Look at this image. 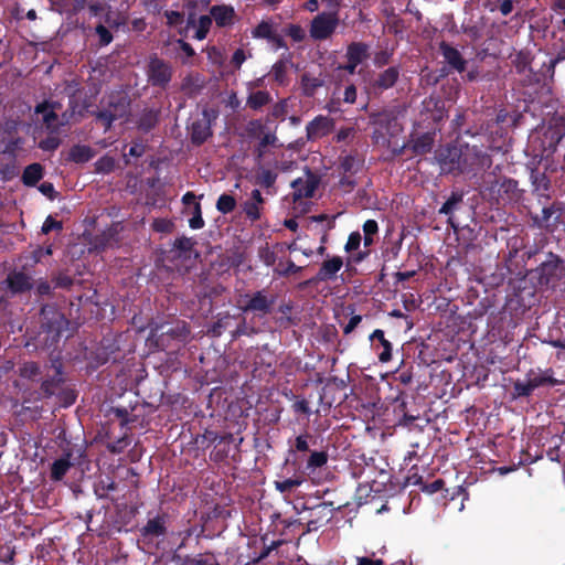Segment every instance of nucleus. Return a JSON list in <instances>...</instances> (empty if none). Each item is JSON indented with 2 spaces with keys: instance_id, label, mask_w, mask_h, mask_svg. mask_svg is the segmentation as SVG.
I'll use <instances>...</instances> for the list:
<instances>
[{
  "instance_id": "f257e3e1",
  "label": "nucleus",
  "mask_w": 565,
  "mask_h": 565,
  "mask_svg": "<svg viewBox=\"0 0 565 565\" xmlns=\"http://www.w3.org/2000/svg\"><path fill=\"white\" fill-rule=\"evenodd\" d=\"M482 196L497 205H516L524 199L525 190L520 188L518 180L507 175H494L484 182Z\"/></svg>"
},
{
  "instance_id": "f03ea898",
  "label": "nucleus",
  "mask_w": 565,
  "mask_h": 565,
  "mask_svg": "<svg viewBox=\"0 0 565 565\" xmlns=\"http://www.w3.org/2000/svg\"><path fill=\"white\" fill-rule=\"evenodd\" d=\"M67 327L68 320L55 305H43L40 312L38 342L47 349L55 347Z\"/></svg>"
},
{
  "instance_id": "7ed1b4c3",
  "label": "nucleus",
  "mask_w": 565,
  "mask_h": 565,
  "mask_svg": "<svg viewBox=\"0 0 565 565\" xmlns=\"http://www.w3.org/2000/svg\"><path fill=\"white\" fill-rule=\"evenodd\" d=\"M402 114L403 109L399 106L386 107L380 111L371 113L369 120L374 127L372 140L377 145H390V139L396 137L403 130L399 122Z\"/></svg>"
},
{
  "instance_id": "20e7f679",
  "label": "nucleus",
  "mask_w": 565,
  "mask_h": 565,
  "mask_svg": "<svg viewBox=\"0 0 565 565\" xmlns=\"http://www.w3.org/2000/svg\"><path fill=\"white\" fill-rule=\"evenodd\" d=\"M245 303L241 307L242 311L253 312L258 318L269 316L274 311L277 301V295L263 288L252 294L245 295Z\"/></svg>"
},
{
  "instance_id": "39448f33",
  "label": "nucleus",
  "mask_w": 565,
  "mask_h": 565,
  "mask_svg": "<svg viewBox=\"0 0 565 565\" xmlns=\"http://www.w3.org/2000/svg\"><path fill=\"white\" fill-rule=\"evenodd\" d=\"M535 273L540 286L554 287L565 276L564 262L558 255L550 253Z\"/></svg>"
},
{
  "instance_id": "423d86ee",
  "label": "nucleus",
  "mask_w": 565,
  "mask_h": 565,
  "mask_svg": "<svg viewBox=\"0 0 565 565\" xmlns=\"http://www.w3.org/2000/svg\"><path fill=\"white\" fill-rule=\"evenodd\" d=\"M297 513L308 512L305 516V533L318 531L320 527L326 525L332 519V511L334 510L332 502H321L313 507H307L302 504L301 510L297 505H294Z\"/></svg>"
},
{
  "instance_id": "0eeeda50",
  "label": "nucleus",
  "mask_w": 565,
  "mask_h": 565,
  "mask_svg": "<svg viewBox=\"0 0 565 565\" xmlns=\"http://www.w3.org/2000/svg\"><path fill=\"white\" fill-rule=\"evenodd\" d=\"M146 74L151 86L164 89L172 79L173 70L169 62L153 54L149 57Z\"/></svg>"
},
{
  "instance_id": "6e6552de",
  "label": "nucleus",
  "mask_w": 565,
  "mask_h": 565,
  "mask_svg": "<svg viewBox=\"0 0 565 565\" xmlns=\"http://www.w3.org/2000/svg\"><path fill=\"white\" fill-rule=\"evenodd\" d=\"M462 169L461 173L477 174L492 166V157L481 147L467 146L462 151Z\"/></svg>"
},
{
  "instance_id": "1a4fd4ad",
  "label": "nucleus",
  "mask_w": 565,
  "mask_h": 565,
  "mask_svg": "<svg viewBox=\"0 0 565 565\" xmlns=\"http://www.w3.org/2000/svg\"><path fill=\"white\" fill-rule=\"evenodd\" d=\"M547 170L548 167L543 171L537 167L529 168L531 193L539 203L547 202L552 199L553 185L551 178L547 175Z\"/></svg>"
},
{
  "instance_id": "9d476101",
  "label": "nucleus",
  "mask_w": 565,
  "mask_h": 565,
  "mask_svg": "<svg viewBox=\"0 0 565 565\" xmlns=\"http://www.w3.org/2000/svg\"><path fill=\"white\" fill-rule=\"evenodd\" d=\"M320 182V175L307 168L305 170V178H298L291 182L294 200L311 199Z\"/></svg>"
},
{
  "instance_id": "9b49d317",
  "label": "nucleus",
  "mask_w": 565,
  "mask_h": 565,
  "mask_svg": "<svg viewBox=\"0 0 565 565\" xmlns=\"http://www.w3.org/2000/svg\"><path fill=\"white\" fill-rule=\"evenodd\" d=\"M338 26V18L333 13H319L310 25V36L315 40H327Z\"/></svg>"
},
{
  "instance_id": "f8f14e48",
  "label": "nucleus",
  "mask_w": 565,
  "mask_h": 565,
  "mask_svg": "<svg viewBox=\"0 0 565 565\" xmlns=\"http://www.w3.org/2000/svg\"><path fill=\"white\" fill-rule=\"evenodd\" d=\"M399 76V66H388L370 82V89L374 95H381L385 90L393 88L398 82Z\"/></svg>"
},
{
  "instance_id": "ddd939ff",
  "label": "nucleus",
  "mask_w": 565,
  "mask_h": 565,
  "mask_svg": "<svg viewBox=\"0 0 565 565\" xmlns=\"http://www.w3.org/2000/svg\"><path fill=\"white\" fill-rule=\"evenodd\" d=\"M212 120L207 109L202 111V117L191 124V142L195 146L203 145L212 136Z\"/></svg>"
},
{
  "instance_id": "4468645a",
  "label": "nucleus",
  "mask_w": 565,
  "mask_h": 565,
  "mask_svg": "<svg viewBox=\"0 0 565 565\" xmlns=\"http://www.w3.org/2000/svg\"><path fill=\"white\" fill-rule=\"evenodd\" d=\"M3 284L11 296L22 295L33 288V279L22 270L10 271Z\"/></svg>"
},
{
  "instance_id": "2eb2a0df",
  "label": "nucleus",
  "mask_w": 565,
  "mask_h": 565,
  "mask_svg": "<svg viewBox=\"0 0 565 565\" xmlns=\"http://www.w3.org/2000/svg\"><path fill=\"white\" fill-rule=\"evenodd\" d=\"M439 164L444 173L460 174L462 169V151L456 147H447L439 154Z\"/></svg>"
},
{
  "instance_id": "dca6fc26",
  "label": "nucleus",
  "mask_w": 565,
  "mask_h": 565,
  "mask_svg": "<svg viewBox=\"0 0 565 565\" xmlns=\"http://www.w3.org/2000/svg\"><path fill=\"white\" fill-rule=\"evenodd\" d=\"M334 127V120L328 116H316L306 126L307 139L310 141L318 140L328 136Z\"/></svg>"
},
{
  "instance_id": "f3484780",
  "label": "nucleus",
  "mask_w": 565,
  "mask_h": 565,
  "mask_svg": "<svg viewBox=\"0 0 565 565\" xmlns=\"http://www.w3.org/2000/svg\"><path fill=\"white\" fill-rule=\"evenodd\" d=\"M168 515L166 513L158 514L149 519L140 529V536L143 541H152L153 539L163 537L167 534Z\"/></svg>"
},
{
  "instance_id": "a211bd4d",
  "label": "nucleus",
  "mask_w": 565,
  "mask_h": 565,
  "mask_svg": "<svg viewBox=\"0 0 565 565\" xmlns=\"http://www.w3.org/2000/svg\"><path fill=\"white\" fill-rule=\"evenodd\" d=\"M210 14L218 28L233 25L236 18L234 8L228 4L212 6L210 8Z\"/></svg>"
},
{
  "instance_id": "6ab92c4d",
  "label": "nucleus",
  "mask_w": 565,
  "mask_h": 565,
  "mask_svg": "<svg viewBox=\"0 0 565 565\" xmlns=\"http://www.w3.org/2000/svg\"><path fill=\"white\" fill-rule=\"evenodd\" d=\"M439 50L447 62V64L458 73L466 71L467 61L462 57L461 53L447 42L443 41L439 44Z\"/></svg>"
},
{
  "instance_id": "aec40b11",
  "label": "nucleus",
  "mask_w": 565,
  "mask_h": 565,
  "mask_svg": "<svg viewBox=\"0 0 565 565\" xmlns=\"http://www.w3.org/2000/svg\"><path fill=\"white\" fill-rule=\"evenodd\" d=\"M463 203V194L458 191H452L447 201L441 205L438 213L447 215V223L455 231L458 230L459 224L455 221L454 212L457 211Z\"/></svg>"
},
{
  "instance_id": "412c9836",
  "label": "nucleus",
  "mask_w": 565,
  "mask_h": 565,
  "mask_svg": "<svg viewBox=\"0 0 565 565\" xmlns=\"http://www.w3.org/2000/svg\"><path fill=\"white\" fill-rule=\"evenodd\" d=\"M343 260L340 256H333L330 259L324 260L316 276L317 281H328L337 277L338 271L342 268Z\"/></svg>"
},
{
  "instance_id": "4be33fe9",
  "label": "nucleus",
  "mask_w": 565,
  "mask_h": 565,
  "mask_svg": "<svg viewBox=\"0 0 565 565\" xmlns=\"http://www.w3.org/2000/svg\"><path fill=\"white\" fill-rule=\"evenodd\" d=\"M73 454L71 450L64 451L62 457L54 460L51 465L50 478L52 481H61L68 472L73 463L71 462Z\"/></svg>"
},
{
  "instance_id": "5701e85b",
  "label": "nucleus",
  "mask_w": 565,
  "mask_h": 565,
  "mask_svg": "<svg viewBox=\"0 0 565 565\" xmlns=\"http://www.w3.org/2000/svg\"><path fill=\"white\" fill-rule=\"evenodd\" d=\"M435 143V134L425 132L416 137L409 142V149L415 156H424L429 153Z\"/></svg>"
},
{
  "instance_id": "b1692460",
  "label": "nucleus",
  "mask_w": 565,
  "mask_h": 565,
  "mask_svg": "<svg viewBox=\"0 0 565 565\" xmlns=\"http://www.w3.org/2000/svg\"><path fill=\"white\" fill-rule=\"evenodd\" d=\"M159 109L145 108L139 115L136 121L138 130L147 134L151 131L159 122Z\"/></svg>"
},
{
  "instance_id": "393cba45",
  "label": "nucleus",
  "mask_w": 565,
  "mask_h": 565,
  "mask_svg": "<svg viewBox=\"0 0 565 565\" xmlns=\"http://www.w3.org/2000/svg\"><path fill=\"white\" fill-rule=\"evenodd\" d=\"M195 244L194 238L181 236L175 238L170 252L173 253L177 258H190Z\"/></svg>"
},
{
  "instance_id": "a878e982",
  "label": "nucleus",
  "mask_w": 565,
  "mask_h": 565,
  "mask_svg": "<svg viewBox=\"0 0 565 565\" xmlns=\"http://www.w3.org/2000/svg\"><path fill=\"white\" fill-rule=\"evenodd\" d=\"M345 57L359 65L369 58V45L364 42H352L348 45Z\"/></svg>"
},
{
  "instance_id": "bb28decb",
  "label": "nucleus",
  "mask_w": 565,
  "mask_h": 565,
  "mask_svg": "<svg viewBox=\"0 0 565 565\" xmlns=\"http://www.w3.org/2000/svg\"><path fill=\"white\" fill-rule=\"evenodd\" d=\"M95 156L92 147L86 145H74L67 156V160L75 163H86Z\"/></svg>"
},
{
  "instance_id": "cd10ccee",
  "label": "nucleus",
  "mask_w": 565,
  "mask_h": 565,
  "mask_svg": "<svg viewBox=\"0 0 565 565\" xmlns=\"http://www.w3.org/2000/svg\"><path fill=\"white\" fill-rule=\"evenodd\" d=\"M65 379L61 374H53L44 379L41 383L40 391L43 397L50 398L52 397L57 390L61 388Z\"/></svg>"
},
{
  "instance_id": "c85d7f7f",
  "label": "nucleus",
  "mask_w": 565,
  "mask_h": 565,
  "mask_svg": "<svg viewBox=\"0 0 565 565\" xmlns=\"http://www.w3.org/2000/svg\"><path fill=\"white\" fill-rule=\"evenodd\" d=\"M43 167L40 163H31L23 170L21 180L26 186H34L43 178Z\"/></svg>"
},
{
  "instance_id": "c756f323",
  "label": "nucleus",
  "mask_w": 565,
  "mask_h": 565,
  "mask_svg": "<svg viewBox=\"0 0 565 565\" xmlns=\"http://www.w3.org/2000/svg\"><path fill=\"white\" fill-rule=\"evenodd\" d=\"M370 340L374 342L377 340L380 342V345L382 347V352L379 353V360L382 363H386L392 359V344L391 342L385 339L384 331L381 329L374 330L370 334Z\"/></svg>"
},
{
  "instance_id": "7c9ffc66",
  "label": "nucleus",
  "mask_w": 565,
  "mask_h": 565,
  "mask_svg": "<svg viewBox=\"0 0 565 565\" xmlns=\"http://www.w3.org/2000/svg\"><path fill=\"white\" fill-rule=\"evenodd\" d=\"M323 86V79L312 76L309 73L301 75L300 87L302 95L306 97H313L318 88Z\"/></svg>"
},
{
  "instance_id": "2f4dec72",
  "label": "nucleus",
  "mask_w": 565,
  "mask_h": 565,
  "mask_svg": "<svg viewBox=\"0 0 565 565\" xmlns=\"http://www.w3.org/2000/svg\"><path fill=\"white\" fill-rule=\"evenodd\" d=\"M270 75L273 77V81L278 86H287L289 84L288 61H286V60H278L271 66Z\"/></svg>"
},
{
  "instance_id": "473e14b6",
  "label": "nucleus",
  "mask_w": 565,
  "mask_h": 565,
  "mask_svg": "<svg viewBox=\"0 0 565 565\" xmlns=\"http://www.w3.org/2000/svg\"><path fill=\"white\" fill-rule=\"evenodd\" d=\"M273 97L267 90H256L248 95L246 106L253 110H260L264 106L271 103Z\"/></svg>"
},
{
  "instance_id": "72a5a7b5",
  "label": "nucleus",
  "mask_w": 565,
  "mask_h": 565,
  "mask_svg": "<svg viewBox=\"0 0 565 565\" xmlns=\"http://www.w3.org/2000/svg\"><path fill=\"white\" fill-rule=\"evenodd\" d=\"M305 477L299 475L292 478L274 481L275 489L285 494L291 492L294 489L300 487L305 482Z\"/></svg>"
},
{
  "instance_id": "f704fd0d",
  "label": "nucleus",
  "mask_w": 565,
  "mask_h": 565,
  "mask_svg": "<svg viewBox=\"0 0 565 565\" xmlns=\"http://www.w3.org/2000/svg\"><path fill=\"white\" fill-rule=\"evenodd\" d=\"M190 334V328L185 322H178L174 327H170L167 331L162 332L161 340L163 341V337H170L173 340L183 342L188 339Z\"/></svg>"
},
{
  "instance_id": "c9c22d12",
  "label": "nucleus",
  "mask_w": 565,
  "mask_h": 565,
  "mask_svg": "<svg viewBox=\"0 0 565 565\" xmlns=\"http://www.w3.org/2000/svg\"><path fill=\"white\" fill-rule=\"evenodd\" d=\"M129 100L122 96H111L107 106L104 107L106 110H110V114H120V118L126 116L129 109Z\"/></svg>"
},
{
  "instance_id": "e433bc0d",
  "label": "nucleus",
  "mask_w": 565,
  "mask_h": 565,
  "mask_svg": "<svg viewBox=\"0 0 565 565\" xmlns=\"http://www.w3.org/2000/svg\"><path fill=\"white\" fill-rule=\"evenodd\" d=\"M548 372L552 371L548 370L547 372L544 373L531 372L527 374V380L530 381V383H532L534 388L545 385L555 386L556 384H558V381L554 379L551 374H548Z\"/></svg>"
},
{
  "instance_id": "4c0bfd02",
  "label": "nucleus",
  "mask_w": 565,
  "mask_h": 565,
  "mask_svg": "<svg viewBox=\"0 0 565 565\" xmlns=\"http://www.w3.org/2000/svg\"><path fill=\"white\" fill-rule=\"evenodd\" d=\"M117 489V483L109 477L99 480L94 486V493L98 499H108L109 492Z\"/></svg>"
},
{
  "instance_id": "58836bf2",
  "label": "nucleus",
  "mask_w": 565,
  "mask_h": 565,
  "mask_svg": "<svg viewBox=\"0 0 565 565\" xmlns=\"http://www.w3.org/2000/svg\"><path fill=\"white\" fill-rule=\"evenodd\" d=\"M328 454L326 451H312L306 462V469L315 471L316 469L322 468L328 462Z\"/></svg>"
},
{
  "instance_id": "ea45409f",
  "label": "nucleus",
  "mask_w": 565,
  "mask_h": 565,
  "mask_svg": "<svg viewBox=\"0 0 565 565\" xmlns=\"http://www.w3.org/2000/svg\"><path fill=\"white\" fill-rule=\"evenodd\" d=\"M275 32L276 30L274 29L273 23L263 20L252 30V36L254 39H262L268 41Z\"/></svg>"
},
{
  "instance_id": "a19ab883",
  "label": "nucleus",
  "mask_w": 565,
  "mask_h": 565,
  "mask_svg": "<svg viewBox=\"0 0 565 565\" xmlns=\"http://www.w3.org/2000/svg\"><path fill=\"white\" fill-rule=\"evenodd\" d=\"M236 207V199L227 193H223L216 201V210L222 214H230Z\"/></svg>"
},
{
  "instance_id": "79ce46f5",
  "label": "nucleus",
  "mask_w": 565,
  "mask_h": 565,
  "mask_svg": "<svg viewBox=\"0 0 565 565\" xmlns=\"http://www.w3.org/2000/svg\"><path fill=\"white\" fill-rule=\"evenodd\" d=\"M277 177L278 175L276 172L268 170V169H262L256 174L255 182H256V184H258L262 188L271 189V188H274V185L276 183Z\"/></svg>"
},
{
  "instance_id": "37998d69",
  "label": "nucleus",
  "mask_w": 565,
  "mask_h": 565,
  "mask_svg": "<svg viewBox=\"0 0 565 565\" xmlns=\"http://www.w3.org/2000/svg\"><path fill=\"white\" fill-rule=\"evenodd\" d=\"M243 212L250 222L259 221L262 217L263 205L256 204L249 200H246L243 204Z\"/></svg>"
},
{
  "instance_id": "c03bdc74",
  "label": "nucleus",
  "mask_w": 565,
  "mask_h": 565,
  "mask_svg": "<svg viewBox=\"0 0 565 565\" xmlns=\"http://www.w3.org/2000/svg\"><path fill=\"white\" fill-rule=\"evenodd\" d=\"M43 122L46 127V129L51 132V134H57L61 126L64 125V122L62 121H58V116L57 114L54 111V108L50 109L49 111H46L43 116Z\"/></svg>"
},
{
  "instance_id": "a18cd8bd",
  "label": "nucleus",
  "mask_w": 565,
  "mask_h": 565,
  "mask_svg": "<svg viewBox=\"0 0 565 565\" xmlns=\"http://www.w3.org/2000/svg\"><path fill=\"white\" fill-rule=\"evenodd\" d=\"M96 120L100 121L104 126V130L108 131L114 121L120 119V114H110V110H106L105 108L94 113Z\"/></svg>"
},
{
  "instance_id": "49530a36",
  "label": "nucleus",
  "mask_w": 565,
  "mask_h": 565,
  "mask_svg": "<svg viewBox=\"0 0 565 565\" xmlns=\"http://www.w3.org/2000/svg\"><path fill=\"white\" fill-rule=\"evenodd\" d=\"M534 386L530 381L526 379V381H515L513 383V396L514 397H529L534 392Z\"/></svg>"
},
{
  "instance_id": "de8ad7c7",
  "label": "nucleus",
  "mask_w": 565,
  "mask_h": 565,
  "mask_svg": "<svg viewBox=\"0 0 565 565\" xmlns=\"http://www.w3.org/2000/svg\"><path fill=\"white\" fill-rule=\"evenodd\" d=\"M40 374H41V367L38 362L28 361V362H24L20 367V375L23 379L34 380Z\"/></svg>"
},
{
  "instance_id": "09e8293b",
  "label": "nucleus",
  "mask_w": 565,
  "mask_h": 565,
  "mask_svg": "<svg viewBox=\"0 0 565 565\" xmlns=\"http://www.w3.org/2000/svg\"><path fill=\"white\" fill-rule=\"evenodd\" d=\"M339 169L345 174H354L359 170V161L352 154H347L340 158Z\"/></svg>"
},
{
  "instance_id": "8fccbe9b",
  "label": "nucleus",
  "mask_w": 565,
  "mask_h": 565,
  "mask_svg": "<svg viewBox=\"0 0 565 565\" xmlns=\"http://www.w3.org/2000/svg\"><path fill=\"white\" fill-rule=\"evenodd\" d=\"M213 19L211 14L209 15H201L198 20V29L195 31L194 38L196 40H204L211 29Z\"/></svg>"
},
{
  "instance_id": "3c124183",
  "label": "nucleus",
  "mask_w": 565,
  "mask_h": 565,
  "mask_svg": "<svg viewBox=\"0 0 565 565\" xmlns=\"http://www.w3.org/2000/svg\"><path fill=\"white\" fill-rule=\"evenodd\" d=\"M312 439V436L305 431L303 434H300L295 438V441L290 448V452L297 451V452H306L309 450V440Z\"/></svg>"
},
{
  "instance_id": "603ef678",
  "label": "nucleus",
  "mask_w": 565,
  "mask_h": 565,
  "mask_svg": "<svg viewBox=\"0 0 565 565\" xmlns=\"http://www.w3.org/2000/svg\"><path fill=\"white\" fill-rule=\"evenodd\" d=\"M564 211V203L563 202H553L548 206H543L542 209V217L541 223L547 224L553 214L558 213V215Z\"/></svg>"
},
{
  "instance_id": "864d4df0",
  "label": "nucleus",
  "mask_w": 565,
  "mask_h": 565,
  "mask_svg": "<svg viewBox=\"0 0 565 565\" xmlns=\"http://www.w3.org/2000/svg\"><path fill=\"white\" fill-rule=\"evenodd\" d=\"M393 57V50H381L374 54L373 64L375 67H384L388 65Z\"/></svg>"
},
{
  "instance_id": "5fc2aeb1",
  "label": "nucleus",
  "mask_w": 565,
  "mask_h": 565,
  "mask_svg": "<svg viewBox=\"0 0 565 565\" xmlns=\"http://www.w3.org/2000/svg\"><path fill=\"white\" fill-rule=\"evenodd\" d=\"M95 168L97 172L110 173L115 169V159L109 156H104L96 161Z\"/></svg>"
},
{
  "instance_id": "6e6d98bb",
  "label": "nucleus",
  "mask_w": 565,
  "mask_h": 565,
  "mask_svg": "<svg viewBox=\"0 0 565 565\" xmlns=\"http://www.w3.org/2000/svg\"><path fill=\"white\" fill-rule=\"evenodd\" d=\"M257 333V329L249 326L246 322V319L243 318L242 321L237 324L236 329L232 332L233 339H237L242 335H253Z\"/></svg>"
},
{
  "instance_id": "4d7b16f0",
  "label": "nucleus",
  "mask_w": 565,
  "mask_h": 565,
  "mask_svg": "<svg viewBox=\"0 0 565 565\" xmlns=\"http://www.w3.org/2000/svg\"><path fill=\"white\" fill-rule=\"evenodd\" d=\"M286 35L291 38L294 42H301L306 38V32L303 28L299 24H288L285 29Z\"/></svg>"
},
{
  "instance_id": "13d9d810",
  "label": "nucleus",
  "mask_w": 565,
  "mask_h": 565,
  "mask_svg": "<svg viewBox=\"0 0 565 565\" xmlns=\"http://www.w3.org/2000/svg\"><path fill=\"white\" fill-rule=\"evenodd\" d=\"M204 220L202 217L201 204L195 203L192 217L189 220V226L192 230H200L204 226Z\"/></svg>"
},
{
  "instance_id": "bf43d9fd",
  "label": "nucleus",
  "mask_w": 565,
  "mask_h": 565,
  "mask_svg": "<svg viewBox=\"0 0 565 565\" xmlns=\"http://www.w3.org/2000/svg\"><path fill=\"white\" fill-rule=\"evenodd\" d=\"M110 414H114L117 418L120 419L121 427H126L130 423L135 422V419L129 417V412L126 407H121V406L111 407Z\"/></svg>"
},
{
  "instance_id": "052dcab7",
  "label": "nucleus",
  "mask_w": 565,
  "mask_h": 565,
  "mask_svg": "<svg viewBox=\"0 0 565 565\" xmlns=\"http://www.w3.org/2000/svg\"><path fill=\"white\" fill-rule=\"evenodd\" d=\"M281 544H282V541L278 540V541H273L269 545L264 546L262 552L258 554V556H256L255 558L252 559V563L259 564L262 561L267 558L269 556V554L274 550L278 548Z\"/></svg>"
},
{
  "instance_id": "680f3d73",
  "label": "nucleus",
  "mask_w": 565,
  "mask_h": 565,
  "mask_svg": "<svg viewBox=\"0 0 565 565\" xmlns=\"http://www.w3.org/2000/svg\"><path fill=\"white\" fill-rule=\"evenodd\" d=\"M151 228L157 233H170L173 228V223L168 218H154Z\"/></svg>"
},
{
  "instance_id": "e2e57ef3",
  "label": "nucleus",
  "mask_w": 565,
  "mask_h": 565,
  "mask_svg": "<svg viewBox=\"0 0 565 565\" xmlns=\"http://www.w3.org/2000/svg\"><path fill=\"white\" fill-rule=\"evenodd\" d=\"M286 114H287V103H286V100H280L271 107L268 117H269V120L270 119H285Z\"/></svg>"
},
{
  "instance_id": "0e129e2a",
  "label": "nucleus",
  "mask_w": 565,
  "mask_h": 565,
  "mask_svg": "<svg viewBox=\"0 0 565 565\" xmlns=\"http://www.w3.org/2000/svg\"><path fill=\"white\" fill-rule=\"evenodd\" d=\"M61 145V140L56 136H47L39 142V148L44 151H54Z\"/></svg>"
},
{
  "instance_id": "69168bd1",
  "label": "nucleus",
  "mask_w": 565,
  "mask_h": 565,
  "mask_svg": "<svg viewBox=\"0 0 565 565\" xmlns=\"http://www.w3.org/2000/svg\"><path fill=\"white\" fill-rule=\"evenodd\" d=\"M99 39V45H108L113 41V34L104 24H98L95 29Z\"/></svg>"
},
{
  "instance_id": "338daca9",
  "label": "nucleus",
  "mask_w": 565,
  "mask_h": 565,
  "mask_svg": "<svg viewBox=\"0 0 565 565\" xmlns=\"http://www.w3.org/2000/svg\"><path fill=\"white\" fill-rule=\"evenodd\" d=\"M231 319V316L226 313L224 317L218 318L212 326L211 332L214 337H220L227 328L228 321Z\"/></svg>"
},
{
  "instance_id": "774afa93",
  "label": "nucleus",
  "mask_w": 565,
  "mask_h": 565,
  "mask_svg": "<svg viewBox=\"0 0 565 565\" xmlns=\"http://www.w3.org/2000/svg\"><path fill=\"white\" fill-rule=\"evenodd\" d=\"M362 241V236L359 232H352L347 241L344 246L345 252L351 253L356 250L360 247Z\"/></svg>"
}]
</instances>
